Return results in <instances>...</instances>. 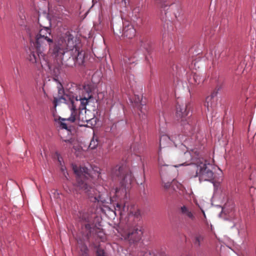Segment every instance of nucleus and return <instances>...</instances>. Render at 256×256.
Returning a JSON list of instances; mask_svg holds the SVG:
<instances>
[{"instance_id": "f257e3e1", "label": "nucleus", "mask_w": 256, "mask_h": 256, "mask_svg": "<svg viewBox=\"0 0 256 256\" xmlns=\"http://www.w3.org/2000/svg\"><path fill=\"white\" fill-rule=\"evenodd\" d=\"M90 92L84 88L82 90V96L76 95V96L70 98L72 105L71 115L68 118H60L61 120L60 126L62 129L67 130L68 133L70 130V126H68V122L72 123L78 120L79 122H82V124H79L80 126H84V124L83 123H88L92 120V118L87 116V112L86 110L88 100L92 97Z\"/></svg>"}, {"instance_id": "f03ea898", "label": "nucleus", "mask_w": 256, "mask_h": 256, "mask_svg": "<svg viewBox=\"0 0 256 256\" xmlns=\"http://www.w3.org/2000/svg\"><path fill=\"white\" fill-rule=\"evenodd\" d=\"M76 40L70 32H66L52 47L49 49V54L54 58L60 60L62 66L66 68H72L76 64L74 56Z\"/></svg>"}, {"instance_id": "7ed1b4c3", "label": "nucleus", "mask_w": 256, "mask_h": 256, "mask_svg": "<svg viewBox=\"0 0 256 256\" xmlns=\"http://www.w3.org/2000/svg\"><path fill=\"white\" fill-rule=\"evenodd\" d=\"M30 41L32 43L29 60L32 63H41L42 66L47 64L45 60V51L49 47H52L53 37L51 34L50 28L44 27L33 37L30 36Z\"/></svg>"}, {"instance_id": "20e7f679", "label": "nucleus", "mask_w": 256, "mask_h": 256, "mask_svg": "<svg viewBox=\"0 0 256 256\" xmlns=\"http://www.w3.org/2000/svg\"><path fill=\"white\" fill-rule=\"evenodd\" d=\"M72 169L76 175V186L78 188L84 192L89 198L94 202L102 201L101 196L97 194L96 190L89 184L90 177V170L86 167H78L72 166Z\"/></svg>"}, {"instance_id": "39448f33", "label": "nucleus", "mask_w": 256, "mask_h": 256, "mask_svg": "<svg viewBox=\"0 0 256 256\" xmlns=\"http://www.w3.org/2000/svg\"><path fill=\"white\" fill-rule=\"evenodd\" d=\"M112 178H118L121 185L120 188H116L115 190L116 197L120 198L126 195L127 190L131 186L134 178L130 170L124 166H116L112 170Z\"/></svg>"}, {"instance_id": "423d86ee", "label": "nucleus", "mask_w": 256, "mask_h": 256, "mask_svg": "<svg viewBox=\"0 0 256 256\" xmlns=\"http://www.w3.org/2000/svg\"><path fill=\"white\" fill-rule=\"evenodd\" d=\"M196 170L194 177H198L200 182L208 181L212 182L214 178L212 171V166L203 159L199 158L194 164Z\"/></svg>"}, {"instance_id": "0eeeda50", "label": "nucleus", "mask_w": 256, "mask_h": 256, "mask_svg": "<svg viewBox=\"0 0 256 256\" xmlns=\"http://www.w3.org/2000/svg\"><path fill=\"white\" fill-rule=\"evenodd\" d=\"M142 232L138 227H132L129 224L123 230L122 236L130 244L138 242L142 237Z\"/></svg>"}, {"instance_id": "6e6552de", "label": "nucleus", "mask_w": 256, "mask_h": 256, "mask_svg": "<svg viewBox=\"0 0 256 256\" xmlns=\"http://www.w3.org/2000/svg\"><path fill=\"white\" fill-rule=\"evenodd\" d=\"M166 124L164 122L160 124V149L170 146L172 143H175L173 138H172L166 134Z\"/></svg>"}, {"instance_id": "1a4fd4ad", "label": "nucleus", "mask_w": 256, "mask_h": 256, "mask_svg": "<svg viewBox=\"0 0 256 256\" xmlns=\"http://www.w3.org/2000/svg\"><path fill=\"white\" fill-rule=\"evenodd\" d=\"M186 149H188V148L185 145L181 144L180 148L176 150V152L178 156L180 161L182 162L180 165L186 164L195 158V156H192L190 151L187 150L186 152H185Z\"/></svg>"}, {"instance_id": "9d476101", "label": "nucleus", "mask_w": 256, "mask_h": 256, "mask_svg": "<svg viewBox=\"0 0 256 256\" xmlns=\"http://www.w3.org/2000/svg\"><path fill=\"white\" fill-rule=\"evenodd\" d=\"M158 3L164 10L168 11L170 10L176 16L180 10V6L178 4L172 3L169 0H159Z\"/></svg>"}, {"instance_id": "9b49d317", "label": "nucleus", "mask_w": 256, "mask_h": 256, "mask_svg": "<svg viewBox=\"0 0 256 256\" xmlns=\"http://www.w3.org/2000/svg\"><path fill=\"white\" fill-rule=\"evenodd\" d=\"M162 170H160V174H162ZM161 178L162 183L164 184L163 186L170 194H172L173 191L176 192L177 190H183L184 187L182 184L176 180H173L171 182H165L162 175H161Z\"/></svg>"}, {"instance_id": "f8f14e48", "label": "nucleus", "mask_w": 256, "mask_h": 256, "mask_svg": "<svg viewBox=\"0 0 256 256\" xmlns=\"http://www.w3.org/2000/svg\"><path fill=\"white\" fill-rule=\"evenodd\" d=\"M190 104L185 103L184 104H180L178 102L176 107V116L178 119H182L186 118L190 110Z\"/></svg>"}, {"instance_id": "ddd939ff", "label": "nucleus", "mask_w": 256, "mask_h": 256, "mask_svg": "<svg viewBox=\"0 0 256 256\" xmlns=\"http://www.w3.org/2000/svg\"><path fill=\"white\" fill-rule=\"evenodd\" d=\"M123 34L124 37L128 39L132 38L136 35V30L133 26L128 22H123Z\"/></svg>"}, {"instance_id": "4468645a", "label": "nucleus", "mask_w": 256, "mask_h": 256, "mask_svg": "<svg viewBox=\"0 0 256 256\" xmlns=\"http://www.w3.org/2000/svg\"><path fill=\"white\" fill-rule=\"evenodd\" d=\"M132 208H134V206H129L126 204L122 205L120 204L117 203L115 208V210L118 212L121 216L124 215L130 216V214H133Z\"/></svg>"}, {"instance_id": "2eb2a0df", "label": "nucleus", "mask_w": 256, "mask_h": 256, "mask_svg": "<svg viewBox=\"0 0 256 256\" xmlns=\"http://www.w3.org/2000/svg\"><path fill=\"white\" fill-rule=\"evenodd\" d=\"M80 218L81 220L87 222L85 224V228L86 230L89 231L90 234L92 232V230L94 228L91 222H92V216L88 212H80Z\"/></svg>"}, {"instance_id": "dca6fc26", "label": "nucleus", "mask_w": 256, "mask_h": 256, "mask_svg": "<svg viewBox=\"0 0 256 256\" xmlns=\"http://www.w3.org/2000/svg\"><path fill=\"white\" fill-rule=\"evenodd\" d=\"M216 94L217 92H214L206 98L204 106L208 112H212L216 106V100L215 98Z\"/></svg>"}, {"instance_id": "f3484780", "label": "nucleus", "mask_w": 256, "mask_h": 256, "mask_svg": "<svg viewBox=\"0 0 256 256\" xmlns=\"http://www.w3.org/2000/svg\"><path fill=\"white\" fill-rule=\"evenodd\" d=\"M84 52L82 50H80L79 46L76 42V46L74 50V56L76 58V64L77 63L78 65L83 64L84 62Z\"/></svg>"}, {"instance_id": "a211bd4d", "label": "nucleus", "mask_w": 256, "mask_h": 256, "mask_svg": "<svg viewBox=\"0 0 256 256\" xmlns=\"http://www.w3.org/2000/svg\"><path fill=\"white\" fill-rule=\"evenodd\" d=\"M45 60L47 62V64H46L44 66H42L41 63L40 64H36V63H33L34 64H35L36 66L38 68L41 66L43 68H48L50 72V74L55 77H58L59 74L60 73V70L58 66H50L49 62L47 61L46 56L45 55Z\"/></svg>"}, {"instance_id": "6ab92c4d", "label": "nucleus", "mask_w": 256, "mask_h": 256, "mask_svg": "<svg viewBox=\"0 0 256 256\" xmlns=\"http://www.w3.org/2000/svg\"><path fill=\"white\" fill-rule=\"evenodd\" d=\"M180 212L182 215L189 218L192 221L196 220V216L192 212V209L186 205H183L180 208Z\"/></svg>"}, {"instance_id": "aec40b11", "label": "nucleus", "mask_w": 256, "mask_h": 256, "mask_svg": "<svg viewBox=\"0 0 256 256\" xmlns=\"http://www.w3.org/2000/svg\"><path fill=\"white\" fill-rule=\"evenodd\" d=\"M76 96L74 95H65L62 96L58 98H54V106L56 108L60 103H66L68 104L70 109L71 110V104L70 101V98Z\"/></svg>"}, {"instance_id": "412c9836", "label": "nucleus", "mask_w": 256, "mask_h": 256, "mask_svg": "<svg viewBox=\"0 0 256 256\" xmlns=\"http://www.w3.org/2000/svg\"><path fill=\"white\" fill-rule=\"evenodd\" d=\"M198 128L195 123L188 124L184 125V132L187 135H192L194 134L198 130Z\"/></svg>"}, {"instance_id": "4be33fe9", "label": "nucleus", "mask_w": 256, "mask_h": 256, "mask_svg": "<svg viewBox=\"0 0 256 256\" xmlns=\"http://www.w3.org/2000/svg\"><path fill=\"white\" fill-rule=\"evenodd\" d=\"M204 236L202 234H196L194 238L193 243L194 246L196 248H200L204 240Z\"/></svg>"}, {"instance_id": "5701e85b", "label": "nucleus", "mask_w": 256, "mask_h": 256, "mask_svg": "<svg viewBox=\"0 0 256 256\" xmlns=\"http://www.w3.org/2000/svg\"><path fill=\"white\" fill-rule=\"evenodd\" d=\"M136 60V57L130 56H126L124 58V61L127 66L134 64Z\"/></svg>"}, {"instance_id": "b1692460", "label": "nucleus", "mask_w": 256, "mask_h": 256, "mask_svg": "<svg viewBox=\"0 0 256 256\" xmlns=\"http://www.w3.org/2000/svg\"><path fill=\"white\" fill-rule=\"evenodd\" d=\"M79 256H89L88 249L86 245L84 244L80 246Z\"/></svg>"}, {"instance_id": "393cba45", "label": "nucleus", "mask_w": 256, "mask_h": 256, "mask_svg": "<svg viewBox=\"0 0 256 256\" xmlns=\"http://www.w3.org/2000/svg\"><path fill=\"white\" fill-rule=\"evenodd\" d=\"M141 46L144 48L148 53H150L152 50V45L150 42H142Z\"/></svg>"}, {"instance_id": "a878e982", "label": "nucleus", "mask_w": 256, "mask_h": 256, "mask_svg": "<svg viewBox=\"0 0 256 256\" xmlns=\"http://www.w3.org/2000/svg\"><path fill=\"white\" fill-rule=\"evenodd\" d=\"M58 161L60 165V166L61 171L63 172V174L64 176V177L66 178V180H68V178L67 176L68 175V173L66 172H65L66 170V168L64 166L62 165V162H61L60 158H58Z\"/></svg>"}, {"instance_id": "bb28decb", "label": "nucleus", "mask_w": 256, "mask_h": 256, "mask_svg": "<svg viewBox=\"0 0 256 256\" xmlns=\"http://www.w3.org/2000/svg\"><path fill=\"white\" fill-rule=\"evenodd\" d=\"M98 145V141L97 139H96L95 140L94 138H93L92 140H91L90 145H89V148L90 149H94L96 148L97 146Z\"/></svg>"}, {"instance_id": "cd10ccee", "label": "nucleus", "mask_w": 256, "mask_h": 256, "mask_svg": "<svg viewBox=\"0 0 256 256\" xmlns=\"http://www.w3.org/2000/svg\"><path fill=\"white\" fill-rule=\"evenodd\" d=\"M132 210L133 211V214H130V215L134 216L136 218H138L140 215V211L138 209L135 208L134 206V208H132Z\"/></svg>"}, {"instance_id": "c85d7f7f", "label": "nucleus", "mask_w": 256, "mask_h": 256, "mask_svg": "<svg viewBox=\"0 0 256 256\" xmlns=\"http://www.w3.org/2000/svg\"><path fill=\"white\" fill-rule=\"evenodd\" d=\"M194 79L196 83V84H199L200 82L204 81V78H201L198 75H194Z\"/></svg>"}, {"instance_id": "c756f323", "label": "nucleus", "mask_w": 256, "mask_h": 256, "mask_svg": "<svg viewBox=\"0 0 256 256\" xmlns=\"http://www.w3.org/2000/svg\"><path fill=\"white\" fill-rule=\"evenodd\" d=\"M57 4L60 6L64 7V5L66 2L68 1L69 0H55Z\"/></svg>"}, {"instance_id": "7c9ffc66", "label": "nucleus", "mask_w": 256, "mask_h": 256, "mask_svg": "<svg viewBox=\"0 0 256 256\" xmlns=\"http://www.w3.org/2000/svg\"><path fill=\"white\" fill-rule=\"evenodd\" d=\"M96 256H106L104 255V252L103 250L100 249H98L96 252Z\"/></svg>"}, {"instance_id": "2f4dec72", "label": "nucleus", "mask_w": 256, "mask_h": 256, "mask_svg": "<svg viewBox=\"0 0 256 256\" xmlns=\"http://www.w3.org/2000/svg\"><path fill=\"white\" fill-rule=\"evenodd\" d=\"M136 144H134L132 147L131 148H133V150L134 152H136V154L138 153V152H140V146L139 145H137V147L136 148Z\"/></svg>"}, {"instance_id": "473e14b6", "label": "nucleus", "mask_w": 256, "mask_h": 256, "mask_svg": "<svg viewBox=\"0 0 256 256\" xmlns=\"http://www.w3.org/2000/svg\"><path fill=\"white\" fill-rule=\"evenodd\" d=\"M53 194H54V197L56 199H58L59 196H60V194L58 193V192L56 190H54V192L53 193Z\"/></svg>"}, {"instance_id": "72a5a7b5", "label": "nucleus", "mask_w": 256, "mask_h": 256, "mask_svg": "<svg viewBox=\"0 0 256 256\" xmlns=\"http://www.w3.org/2000/svg\"><path fill=\"white\" fill-rule=\"evenodd\" d=\"M192 152V153H194L196 156H198V153L197 152V150H191Z\"/></svg>"}, {"instance_id": "f704fd0d", "label": "nucleus", "mask_w": 256, "mask_h": 256, "mask_svg": "<svg viewBox=\"0 0 256 256\" xmlns=\"http://www.w3.org/2000/svg\"><path fill=\"white\" fill-rule=\"evenodd\" d=\"M160 152H158V163H159L160 164H161L160 162Z\"/></svg>"}, {"instance_id": "c9c22d12", "label": "nucleus", "mask_w": 256, "mask_h": 256, "mask_svg": "<svg viewBox=\"0 0 256 256\" xmlns=\"http://www.w3.org/2000/svg\"><path fill=\"white\" fill-rule=\"evenodd\" d=\"M63 141L66 142H68V143H70V144L72 143V142L70 140H63Z\"/></svg>"}, {"instance_id": "e433bc0d", "label": "nucleus", "mask_w": 256, "mask_h": 256, "mask_svg": "<svg viewBox=\"0 0 256 256\" xmlns=\"http://www.w3.org/2000/svg\"><path fill=\"white\" fill-rule=\"evenodd\" d=\"M16 72H17L18 74V72H18V67L16 68Z\"/></svg>"}, {"instance_id": "4c0bfd02", "label": "nucleus", "mask_w": 256, "mask_h": 256, "mask_svg": "<svg viewBox=\"0 0 256 256\" xmlns=\"http://www.w3.org/2000/svg\"><path fill=\"white\" fill-rule=\"evenodd\" d=\"M202 212L203 214H204V217L206 218V214H204V212L203 210H202Z\"/></svg>"}]
</instances>
